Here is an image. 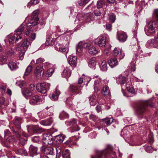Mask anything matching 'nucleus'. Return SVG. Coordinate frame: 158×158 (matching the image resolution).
Masks as SVG:
<instances>
[{
    "label": "nucleus",
    "instance_id": "nucleus-60",
    "mask_svg": "<svg viewBox=\"0 0 158 158\" xmlns=\"http://www.w3.org/2000/svg\"><path fill=\"white\" fill-rule=\"evenodd\" d=\"M61 148L60 147H57L56 148V155L57 156V155L59 154H60V153L61 152Z\"/></svg>",
    "mask_w": 158,
    "mask_h": 158
},
{
    "label": "nucleus",
    "instance_id": "nucleus-28",
    "mask_svg": "<svg viewBox=\"0 0 158 158\" xmlns=\"http://www.w3.org/2000/svg\"><path fill=\"white\" fill-rule=\"evenodd\" d=\"M96 64V58L95 57L91 58L89 62V65L91 67H94Z\"/></svg>",
    "mask_w": 158,
    "mask_h": 158
},
{
    "label": "nucleus",
    "instance_id": "nucleus-26",
    "mask_svg": "<svg viewBox=\"0 0 158 158\" xmlns=\"http://www.w3.org/2000/svg\"><path fill=\"white\" fill-rule=\"evenodd\" d=\"M23 94L25 96L26 98H28L31 96L32 94V93L29 90L27 89H25L22 91Z\"/></svg>",
    "mask_w": 158,
    "mask_h": 158
},
{
    "label": "nucleus",
    "instance_id": "nucleus-14",
    "mask_svg": "<svg viewBox=\"0 0 158 158\" xmlns=\"http://www.w3.org/2000/svg\"><path fill=\"white\" fill-rule=\"evenodd\" d=\"M44 69L43 67H37L34 73L37 77H40L42 74H43L44 73Z\"/></svg>",
    "mask_w": 158,
    "mask_h": 158
},
{
    "label": "nucleus",
    "instance_id": "nucleus-21",
    "mask_svg": "<svg viewBox=\"0 0 158 158\" xmlns=\"http://www.w3.org/2000/svg\"><path fill=\"white\" fill-rule=\"evenodd\" d=\"M127 80V78L122 75H119L117 79V82L121 84H124Z\"/></svg>",
    "mask_w": 158,
    "mask_h": 158
},
{
    "label": "nucleus",
    "instance_id": "nucleus-12",
    "mask_svg": "<svg viewBox=\"0 0 158 158\" xmlns=\"http://www.w3.org/2000/svg\"><path fill=\"white\" fill-rule=\"evenodd\" d=\"M42 101L41 97L37 95L32 96L30 101V103L32 105H37L38 103Z\"/></svg>",
    "mask_w": 158,
    "mask_h": 158
},
{
    "label": "nucleus",
    "instance_id": "nucleus-45",
    "mask_svg": "<svg viewBox=\"0 0 158 158\" xmlns=\"http://www.w3.org/2000/svg\"><path fill=\"white\" fill-rule=\"evenodd\" d=\"M33 32V31L32 29V28H30L27 27L25 32V34L26 35L29 36Z\"/></svg>",
    "mask_w": 158,
    "mask_h": 158
},
{
    "label": "nucleus",
    "instance_id": "nucleus-37",
    "mask_svg": "<svg viewBox=\"0 0 158 158\" xmlns=\"http://www.w3.org/2000/svg\"><path fill=\"white\" fill-rule=\"evenodd\" d=\"M32 69V67L31 65L28 66L26 69L24 75L26 76L28 75L31 73Z\"/></svg>",
    "mask_w": 158,
    "mask_h": 158
},
{
    "label": "nucleus",
    "instance_id": "nucleus-36",
    "mask_svg": "<svg viewBox=\"0 0 158 158\" xmlns=\"http://www.w3.org/2000/svg\"><path fill=\"white\" fill-rule=\"evenodd\" d=\"M103 81L102 80L100 77L99 78L95 81H94V85H97L99 86H101L102 85V82Z\"/></svg>",
    "mask_w": 158,
    "mask_h": 158
},
{
    "label": "nucleus",
    "instance_id": "nucleus-23",
    "mask_svg": "<svg viewBox=\"0 0 158 158\" xmlns=\"http://www.w3.org/2000/svg\"><path fill=\"white\" fill-rule=\"evenodd\" d=\"M60 93V92L59 90H55L52 94V97H51V98L54 101L58 100Z\"/></svg>",
    "mask_w": 158,
    "mask_h": 158
},
{
    "label": "nucleus",
    "instance_id": "nucleus-31",
    "mask_svg": "<svg viewBox=\"0 0 158 158\" xmlns=\"http://www.w3.org/2000/svg\"><path fill=\"white\" fill-rule=\"evenodd\" d=\"M88 51L90 54L93 55L97 53L98 52V50L93 47H90L88 49Z\"/></svg>",
    "mask_w": 158,
    "mask_h": 158
},
{
    "label": "nucleus",
    "instance_id": "nucleus-41",
    "mask_svg": "<svg viewBox=\"0 0 158 158\" xmlns=\"http://www.w3.org/2000/svg\"><path fill=\"white\" fill-rule=\"evenodd\" d=\"M105 4L103 0H99L97 2V6L98 8H102Z\"/></svg>",
    "mask_w": 158,
    "mask_h": 158
},
{
    "label": "nucleus",
    "instance_id": "nucleus-5",
    "mask_svg": "<svg viewBox=\"0 0 158 158\" xmlns=\"http://www.w3.org/2000/svg\"><path fill=\"white\" fill-rule=\"evenodd\" d=\"M50 85L49 84L46 83H41L40 85L37 86L36 89L39 92L44 94L46 92L47 90L49 89Z\"/></svg>",
    "mask_w": 158,
    "mask_h": 158
},
{
    "label": "nucleus",
    "instance_id": "nucleus-35",
    "mask_svg": "<svg viewBox=\"0 0 158 158\" xmlns=\"http://www.w3.org/2000/svg\"><path fill=\"white\" fill-rule=\"evenodd\" d=\"M24 30V28L23 26L21 25L15 31V33H17V34H22V32Z\"/></svg>",
    "mask_w": 158,
    "mask_h": 158
},
{
    "label": "nucleus",
    "instance_id": "nucleus-20",
    "mask_svg": "<svg viewBox=\"0 0 158 158\" xmlns=\"http://www.w3.org/2000/svg\"><path fill=\"white\" fill-rule=\"evenodd\" d=\"M102 94L105 96H110V92L109 87L105 85L102 90Z\"/></svg>",
    "mask_w": 158,
    "mask_h": 158
},
{
    "label": "nucleus",
    "instance_id": "nucleus-1",
    "mask_svg": "<svg viewBox=\"0 0 158 158\" xmlns=\"http://www.w3.org/2000/svg\"><path fill=\"white\" fill-rule=\"evenodd\" d=\"M30 44V42L27 39L22 40L21 42L19 44L17 50L20 51L19 56H22L24 55L27 49Z\"/></svg>",
    "mask_w": 158,
    "mask_h": 158
},
{
    "label": "nucleus",
    "instance_id": "nucleus-4",
    "mask_svg": "<svg viewBox=\"0 0 158 158\" xmlns=\"http://www.w3.org/2000/svg\"><path fill=\"white\" fill-rule=\"evenodd\" d=\"M54 48L55 49L58 51L64 52L68 49V44L65 42L62 43L57 42L55 45Z\"/></svg>",
    "mask_w": 158,
    "mask_h": 158
},
{
    "label": "nucleus",
    "instance_id": "nucleus-7",
    "mask_svg": "<svg viewBox=\"0 0 158 158\" xmlns=\"http://www.w3.org/2000/svg\"><path fill=\"white\" fill-rule=\"evenodd\" d=\"M42 139L43 142L46 145L51 144L53 143V137L49 134H44Z\"/></svg>",
    "mask_w": 158,
    "mask_h": 158
},
{
    "label": "nucleus",
    "instance_id": "nucleus-59",
    "mask_svg": "<svg viewBox=\"0 0 158 158\" xmlns=\"http://www.w3.org/2000/svg\"><path fill=\"white\" fill-rule=\"evenodd\" d=\"M44 66H43H43L44 67V68L45 69L48 68L49 67H50V65L51 64L48 63V62H46L44 64Z\"/></svg>",
    "mask_w": 158,
    "mask_h": 158
},
{
    "label": "nucleus",
    "instance_id": "nucleus-25",
    "mask_svg": "<svg viewBox=\"0 0 158 158\" xmlns=\"http://www.w3.org/2000/svg\"><path fill=\"white\" fill-rule=\"evenodd\" d=\"M109 154L104 153L101 154L100 153L99 155H97L94 156H91V158H108Z\"/></svg>",
    "mask_w": 158,
    "mask_h": 158
},
{
    "label": "nucleus",
    "instance_id": "nucleus-61",
    "mask_svg": "<svg viewBox=\"0 0 158 158\" xmlns=\"http://www.w3.org/2000/svg\"><path fill=\"white\" fill-rule=\"evenodd\" d=\"M35 85L34 84H31L29 86V89L31 91H33L35 89Z\"/></svg>",
    "mask_w": 158,
    "mask_h": 158
},
{
    "label": "nucleus",
    "instance_id": "nucleus-53",
    "mask_svg": "<svg viewBox=\"0 0 158 158\" xmlns=\"http://www.w3.org/2000/svg\"><path fill=\"white\" fill-rule=\"evenodd\" d=\"M15 36L14 35L11 36L9 39V41L10 44H12L15 41Z\"/></svg>",
    "mask_w": 158,
    "mask_h": 158
},
{
    "label": "nucleus",
    "instance_id": "nucleus-18",
    "mask_svg": "<svg viewBox=\"0 0 158 158\" xmlns=\"http://www.w3.org/2000/svg\"><path fill=\"white\" fill-rule=\"evenodd\" d=\"M90 44L85 43L83 42H80L79 43L78 47L77 48V50L79 48H85L89 49L90 47Z\"/></svg>",
    "mask_w": 158,
    "mask_h": 158
},
{
    "label": "nucleus",
    "instance_id": "nucleus-32",
    "mask_svg": "<svg viewBox=\"0 0 158 158\" xmlns=\"http://www.w3.org/2000/svg\"><path fill=\"white\" fill-rule=\"evenodd\" d=\"M101 69L103 71H106L107 70V64L105 60L102 61L101 64Z\"/></svg>",
    "mask_w": 158,
    "mask_h": 158
},
{
    "label": "nucleus",
    "instance_id": "nucleus-58",
    "mask_svg": "<svg viewBox=\"0 0 158 158\" xmlns=\"http://www.w3.org/2000/svg\"><path fill=\"white\" fill-rule=\"evenodd\" d=\"M61 115L64 118H68V114L64 112V111H63L61 113Z\"/></svg>",
    "mask_w": 158,
    "mask_h": 158
},
{
    "label": "nucleus",
    "instance_id": "nucleus-50",
    "mask_svg": "<svg viewBox=\"0 0 158 158\" xmlns=\"http://www.w3.org/2000/svg\"><path fill=\"white\" fill-rule=\"evenodd\" d=\"M89 2V0H81L79 2V4L81 6L85 5Z\"/></svg>",
    "mask_w": 158,
    "mask_h": 158
},
{
    "label": "nucleus",
    "instance_id": "nucleus-38",
    "mask_svg": "<svg viewBox=\"0 0 158 158\" xmlns=\"http://www.w3.org/2000/svg\"><path fill=\"white\" fill-rule=\"evenodd\" d=\"M52 122V121L50 119L43 121L41 122V123L44 126H48L51 124Z\"/></svg>",
    "mask_w": 158,
    "mask_h": 158
},
{
    "label": "nucleus",
    "instance_id": "nucleus-49",
    "mask_svg": "<svg viewBox=\"0 0 158 158\" xmlns=\"http://www.w3.org/2000/svg\"><path fill=\"white\" fill-rule=\"evenodd\" d=\"M18 151L19 153L22 155L26 156L27 154V152L26 150L23 149H19Z\"/></svg>",
    "mask_w": 158,
    "mask_h": 158
},
{
    "label": "nucleus",
    "instance_id": "nucleus-13",
    "mask_svg": "<svg viewBox=\"0 0 158 158\" xmlns=\"http://www.w3.org/2000/svg\"><path fill=\"white\" fill-rule=\"evenodd\" d=\"M122 50L119 48H115L113 54L114 56L119 57V59H121L123 58L124 55L122 53Z\"/></svg>",
    "mask_w": 158,
    "mask_h": 158
},
{
    "label": "nucleus",
    "instance_id": "nucleus-44",
    "mask_svg": "<svg viewBox=\"0 0 158 158\" xmlns=\"http://www.w3.org/2000/svg\"><path fill=\"white\" fill-rule=\"evenodd\" d=\"M73 126V127H71V131L72 132L75 131H78L80 130V127L76 124Z\"/></svg>",
    "mask_w": 158,
    "mask_h": 158
},
{
    "label": "nucleus",
    "instance_id": "nucleus-34",
    "mask_svg": "<svg viewBox=\"0 0 158 158\" xmlns=\"http://www.w3.org/2000/svg\"><path fill=\"white\" fill-rule=\"evenodd\" d=\"M113 119L112 118H107L103 119V121H105L107 125L111 124L113 122Z\"/></svg>",
    "mask_w": 158,
    "mask_h": 158
},
{
    "label": "nucleus",
    "instance_id": "nucleus-51",
    "mask_svg": "<svg viewBox=\"0 0 158 158\" xmlns=\"http://www.w3.org/2000/svg\"><path fill=\"white\" fill-rule=\"evenodd\" d=\"M146 151L148 152L151 153L152 152L153 148L151 146H147L146 148Z\"/></svg>",
    "mask_w": 158,
    "mask_h": 158
},
{
    "label": "nucleus",
    "instance_id": "nucleus-39",
    "mask_svg": "<svg viewBox=\"0 0 158 158\" xmlns=\"http://www.w3.org/2000/svg\"><path fill=\"white\" fill-rule=\"evenodd\" d=\"M52 38L51 37H48L47 39L45 44L46 46H50L52 45Z\"/></svg>",
    "mask_w": 158,
    "mask_h": 158
},
{
    "label": "nucleus",
    "instance_id": "nucleus-55",
    "mask_svg": "<svg viewBox=\"0 0 158 158\" xmlns=\"http://www.w3.org/2000/svg\"><path fill=\"white\" fill-rule=\"evenodd\" d=\"M94 15L95 16H101V12L98 10H94Z\"/></svg>",
    "mask_w": 158,
    "mask_h": 158
},
{
    "label": "nucleus",
    "instance_id": "nucleus-6",
    "mask_svg": "<svg viewBox=\"0 0 158 158\" xmlns=\"http://www.w3.org/2000/svg\"><path fill=\"white\" fill-rule=\"evenodd\" d=\"M145 31L148 35H153L154 34L155 31L153 26L152 22H150L148 23L147 27H145Z\"/></svg>",
    "mask_w": 158,
    "mask_h": 158
},
{
    "label": "nucleus",
    "instance_id": "nucleus-56",
    "mask_svg": "<svg viewBox=\"0 0 158 158\" xmlns=\"http://www.w3.org/2000/svg\"><path fill=\"white\" fill-rule=\"evenodd\" d=\"M32 141L36 143H38L40 140V139L38 136H35L32 138Z\"/></svg>",
    "mask_w": 158,
    "mask_h": 158
},
{
    "label": "nucleus",
    "instance_id": "nucleus-17",
    "mask_svg": "<svg viewBox=\"0 0 158 158\" xmlns=\"http://www.w3.org/2000/svg\"><path fill=\"white\" fill-rule=\"evenodd\" d=\"M108 63L112 68L118 64L117 59L115 58H110L108 61Z\"/></svg>",
    "mask_w": 158,
    "mask_h": 158
},
{
    "label": "nucleus",
    "instance_id": "nucleus-46",
    "mask_svg": "<svg viewBox=\"0 0 158 158\" xmlns=\"http://www.w3.org/2000/svg\"><path fill=\"white\" fill-rule=\"evenodd\" d=\"M109 19L111 22L113 23L115 19V15L113 14L110 15L109 17Z\"/></svg>",
    "mask_w": 158,
    "mask_h": 158
},
{
    "label": "nucleus",
    "instance_id": "nucleus-22",
    "mask_svg": "<svg viewBox=\"0 0 158 158\" xmlns=\"http://www.w3.org/2000/svg\"><path fill=\"white\" fill-rule=\"evenodd\" d=\"M65 139V136L63 135H60L56 136L55 140L58 144L63 142Z\"/></svg>",
    "mask_w": 158,
    "mask_h": 158
},
{
    "label": "nucleus",
    "instance_id": "nucleus-29",
    "mask_svg": "<svg viewBox=\"0 0 158 158\" xmlns=\"http://www.w3.org/2000/svg\"><path fill=\"white\" fill-rule=\"evenodd\" d=\"M8 66L11 70H14L18 68V66L16 63L13 62H11L9 63Z\"/></svg>",
    "mask_w": 158,
    "mask_h": 158
},
{
    "label": "nucleus",
    "instance_id": "nucleus-42",
    "mask_svg": "<svg viewBox=\"0 0 158 158\" xmlns=\"http://www.w3.org/2000/svg\"><path fill=\"white\" fill-rule=\"evenodd\" d=\"M44 61V59L43 58H40L36 60L35 64L36 66L40 65L41 64H42Z\"/></svg>",
    "mask_w": 158,
    "mask_h": 158
},
{
    "label": "nucleus",
    "instance_id": "nucleus-33",
    "mask_svg": "<svg viewBox=\"0 0 158 158\" xmlns=\"http://www.w3.org/2000/svg\"><path fill=\"white\" fill-rule=\"evenodd\" d=\"M62 156L63 158H70V154L68 150L66 149L63 152Z\"/></svg>",
    "mask_w": 158,
    "mask_h": 158
},
{
    "label": "nucleus",
    "instance_id": "nucleus-3",
    "mask_svg": "<svg viewBox=\"0 0 158 158\" xmlns=\"http://www.w3.org/2000/svg\"><path fill=\"white\" fill-rule=\"evenodd\" d=\"M39 14V11L36 10L34 11L31 14V16L30 19L31 22L28 23L29 26H35L38 23V21L39 20L38 15Z\"/></svg>",
    "mask_w": 158,
    "mask_h": 158
},
{
    "label": "nucleus",
    "instance_id": "nucleus-62",
    "mask_svg": "<svg viewBox=\"0 0 158 158\" xmlns=\"http://www.w3.org/2000/svg\"><path fill=\"white\" fill-rule=\"evenodd\" d=\"M13 131L14 133L16 135V136H17V138H20L21 135L19 132L15 131L14 130H13Z\"/></svg>",
    "mask_w": 158,
    "mask_h": 158
},
{
    "label": "nucleus",
    "instance_id": "nucleus-52",
    "mask_svg": "<svg viewBox=\"0 0 158 158\" xmlns=\"http://www.w3.org/2000/svg\"><path fill=\"white\" fill-rule=\"evenodd\" d=\"M30 40H33L35 39L36 36V34L33 32L29 36Z\"/></svg>",
    "mask_w": 158,
    "mask_h": 158
},
{
    "label": "nucleus",
    "instance_id": "nucleus-10",
    "mask_svg": "<svg viewBox=\"0 0 158 158\" xmlns=\"http://www.w3.org/2000/svg\"><path fill=\"white\" fill-rule=\"evenodd\" d=\"M68 61L69 64L73 68L76 67L77 62V57L76 56H70L68 58Z\"/></svg>",
    "mask_w": 158,
    "mask_h": 158
},
{
    "label": "nucleus",
    "instance_id": "nucleus-11",
    "mask_svg": "<svg viewBox=\"0 0 158 158\" xmlns=\"http://www.w3.org/2000/svg\"><path fill=\"white\" fill-rule=\"evenodd\" d=\"M38 148L33 145H31L29 148V153L31 156L33 157L34 156L38 155Z\"/></svg>",
    "mask_w": 158,
    "mask_h": 158
},
{
    "label": "nucleus",
    "instance_id": "nucleus-19",
    "mask_svg": "<svg viewBox=\"0 0 158 158\" xmlns=\"http://www.w3.org/2000/svg\"><path fill=\"white\" fill-rule=\"evenodd\" d=\"M22 123V119L20 118L16 117L14 122V124L18 129L21 128L20 124Z\"/></svg>",
    "mask_w": 158,
    "mask_h": 158
},
{
    "label": "nucleus",
    "instance_id": "nucleus-40",
    "mask_svg": "<svg viewBox=\"0 0 158 158\" xmlns=\"http://www.w3.org/2000/svg\"><path fill=\"white\" fill-rule=\"evenodd\" d=\"M54 72V69H53L51 68H49L47 72V73L46 74V76L48 77H50L52 74Z\"/></svg>",
    "mask_w": 158,
    "mask_h": 158
},
{
    "label": "nucleus",
    "instance_id": "nucleus-9",
    "mask_svg": "<svg viewBox=\"0 0 158 158\" xmlns=\"http://www.w3.org/2000/svg\"><path fill=\"white\" fill-rule=\"evenodd\" d=\"M126 33L123 31H118L117 32V37L120 42H124L127 38Z\"/></svg>",
    "mask_w": 158,
    "mask_h": 158
},
{
    "label": "nucleus",
    "instance_id": "nucleus-43",
    "mask_svg": "<svg viewBox=\"0 0 158 158\" xmlns=\"http://www.w3.org/2000/svg\"><path fill=\"white\" fill-rule=\"evenodd\" d=\"M14 36H15V42H18L19 40L23 38L22 34H17V33H15Z\"/></svg>",
    "mask_w": 158,
    "mask_h": 158
},
{
    "label": "nucleus",
    "instance_id": "nucleus-57",
    "mask_svg": "<svg viewBox=\"0 0 158 158\" xmlns=\"http://www.w3.org/2000/svg\"><path fill=\"white\" fill-rule=\"evenodd\" d=\"M154 14L156 19L158 20V9H155L154 11Z\"/></svg>",
    "mask_w": 158,
    "mask_h": 158
},
{
    "label": "nucleus",
    "instance_id": "nucleus-2",
    "mask_svg": "<svg viewBox=\"0 0 158 158\" xmlns=\"http://www.w3.org/2000/svg\"><path fill=\"white\" fill-rule=\"evenodd\" d=\"M147 106L152 107L154 106V104L152 102L150 103V101L141 102L138 106L136 110L137 113L140 114H143L145 111Z\"/></svg>",
    "mask_w": 158,
    "mask_h": 158
},
{
    "label": "nucleus",
    "instance_id": "nucleus-64",
    "mask_svg": "<svg viewBox=\"0 0 158 158\" xmlns=\"http://www.w3.org/2000/svg\"><path fill=\"white\" fill-rule=\"evenodd\" d=\"M111 25L110 24H107L106 26V29L109 31H110L111 30Z\"/></svg>",
    "mask_w": 158,
    "mask_h": 158
},
{
    "label": "nucleus",
    "instance_id": "nucleus-30",
    "mask_svg": "<svg viewBox=\"0 0 158 158\" xmlns=\"http://www.w3.org/2000/svg\"><path fill=\"white\" fill-rule=\"evenodd\" d=\"M77 120L75 118H73L70 121H66L65 124L67 125L74 126L77 124Z\"/></svg>",
    "mask_w": 158,
    "mask_h": 158
},
{
    "label": "nucleus",
    "instance_id": "nucleus-27",
    "mask_svg": "<svg viewBox=\"0 0 158 158\" xmlns=\"http://www.w3.org/2000/svg\"><path fill=\"white\" fill-rule=\"evenodd\" d=\"M81 86H76L74 85H70L69 89L70 91L74 92L77 90H79L81 89Z\"/></svg>",
    "mask_w": 158,
    "mask_h": 158
},
{
    "label": "nucleus",
    "instance_id": "nucleus-48",
    "mask_svg": "<svg viewBox=\"0 0 158 158\" xmlns=\"http://www.w3.org/2000/svg\"><path fill=\"white\" fill-rule=\"evenodd\" d=\"M102 104H99L96 107V110L98 113L102 112Z\"/></svg>",
    "mask_w": 158,
    "mask_h": 158
},
{
    "label": "nucleus",
    "instance_id": "nucleus-63",
    "mask_svg": "<svg viewBox=\"0 0 158 158\" xmlns=\"http://www.w3.org/2000/svg\"><path fill=\"white\" fill-rule=\"evenodd\" d=\"M131 70L132 71H134L135 70V65L133 63L131 64Z\"/></svg>",
    "mask_w": 158,
    "mask_h": 158
},
{
    "label": "nucleus",
    "instance_id": "nucleus-15",
    "mask_svg": "<svg viewBox=\"0 0 158 158\" xmlns=\"http://www.w3.org/2000/svg\"><path fill=\"white\" fill-rule=\"evenodd\" d=\"M71 70L70 69L69 67L65 68L62 73V76L65 78H67L70 77L71 74Z\"/></svg>",
    "mask_w": 158,
    "mask_h": 158
},
{
    "label": "nucleus",
    "instance_id": "nucleus-54",
    "mask_svg": "<svg viewBox=\"0 0 158 158\" xmlns=\"http://www.w3.org/2000/svg\"><path fill=\"white\" fill-rule=\"evenodd\" d=\"M7 60V57L5 56H2L0 58V60L3 63H5Z\"/></svg>",
    "mask_w": 158,
    "mask_h": 158
},
{
    "label": "nucleus",
    "instance_id": "nucleus-8",
    "mask_svg": "<svg viewBox=\"0 0 158 158\" xmlns=\"http://www.w3.org/2000/svg\"><path fill=\"white\" fill-rule=\"evenodd\" d=\"M94 43L99 46L104 47L106 44V40L104 37L100 36L95 40Z\"/></svg>",
    "mask_w": 158,
    "mask_h": 158
},
{
    "label": "nucleus",
    "instance_id": "nucleus-24",
    "mask_svg": "<svg viewBox=\"0 0 158 158\" xmlns=\"http://www.w3.org/2000/svg\"><path fill=\"white\" fill-rule=\"evenodd\" d=\"M90 104L91 105L94 106L96 103V96L95 94H93L89 97Z\"/></svg>",
    "mask_w": 158,
    "mask_h": 158
},
{
    "label": "nucleus",
    "instance_id": "nucleus-16",
    "mask_svg": "<svg viewBox=\"0 0 158 158\" xmlns=\"http://www.w3.org/2000/svg\"><path fill=\"white\" fill-rule=\"evenodd\" d=\"M42 150L44 153L47 155H53L54 154V150L52 147H43Z\"/></svg>",
    "mask_w": 158,
    "mask_h": 158
},
{
    "label": "nucleus",
    "instance_id": "nucleus-47",
    "mask_svg": "<svg viewBox=\"0 0 158 158\" xmlns=\"http://www.w3.org/2000/svg\"><path fill=\"white\" fill-rule=\"evenodd\" d=\"M15 50L14 49L10 48L9 49L6 51V53L9 55H14L15 53Z\"/></svg>",
    "mask_w": 158,
    "mask_h": 158
}]
</instances>
